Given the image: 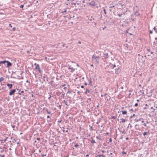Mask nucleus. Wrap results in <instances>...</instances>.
<instances>
[{
    "label": "nucleus",
    "instance_id": "1",
    "mask_svg": "<svg viewBox=\"0 0 157 157\" xmlns=\"http://www.w3.org/2000/svg\"><path fill=\"white\" fill-rule=\"evenodd\" d=\"M92 62L97 64H98L99 62L100 57L98 56L93 55L92 56Z\"/></svg>",
    "mask_w": 157,
    "mask_h": 157
},
{
    "label": "nucleus",
    "instance_id": "2",
    "mask_svg": "<svg viewBox=\"0 0 157 157\" xmlns=\"http://www.w3.org/2000/svg\"><path fill=\"white\" fill-rule=\"evenodd\" d=\"M99 55L100 57L102 58V59H106L109 57L108 53L105 52L100 53Z\"/></svg>",
    "mask_w": 157,
    "mask_h": 157
},
{
    "label": "nucleus",
    "instance_id": "3",
    "mask_svg": "<svg viewBox=\"0 0 157 157\" xmlns=\"http://www.w3.org/2000/svg\"><path fill=\"white\" fill-rule=\"evenodd\" d=\"M34 65L36 66V69L38 70L40 73H41L42 71L40 69V67L39 64H37L36 63H35Z\"/></svg>",
    "mask_w": 157,
    "mask_h": 157
},
{
    "label": "nucleus",
    "instance_id": "4",
    "mask_svg": "<svg viewBox=\"0 0 157 157\" xmlns=\"http://www.w3.org/2000/svg\"><path fill=\"white\" fill-rule=\"evenodd\" d=\"M68 69L71 70L70 72H73L75 71V68H74L73 67H71V66L68 65Z\"/></svg>",
    "mask_w": 157,
    "mask_h": 157
},
{
    "label": "nucleus",
    "instance_id": "5",
    "mask_svg": "<svg viewBox=\"0 0 157 157\" xmlns=\"http://www.w3.org/2000/svg\"><path fill=\"white\" fill-rule=\"evenodd\" d=\"M89 4L90 6H96L95 2L94 1H91L90 3H89Z\"/></svg>",
    "mask_w": 157,
    "mask_h": 157
},
{
    "label": "nucleus",
    "instance_id": "6",
    "mask_svg": "<svg viewBox=\"0 0 157 157\" xmlns=\"http://www.w3.org/2000/svg\"><path fill=\"white\" fill-rule=\"evenodd\" d=\"M115 73L117 74H118L121 71V69L118 67L117 69H115Z\"/></svg>",
    "mask_w": 157,
    "mask_h": 157
},
{
    "label": "nucleus",
    "instance_id": "7",
    "mask_svg": "<svg viewBox=\"0 0 157 157\" xmlns=\"http://www.w3.org/2000/svg\"><path fill=\"white\" fill-rule=\"evenodd\" d=\"M16 91V90L15 89H13L12 90H11L9 93V94L10 95H13L15 93V92Z\"/></svg>",
    "mask_w": 157,
    "mask_h": 157
},
{
    "label": "nucleus",
    "instance_id": "8",
    "mask_svg": "<svg viewBox=\"0 0 157 157\" xmlns=\"http://www.w3.org/2000/svg\"><path fill=\"white\" fill-rule=\"evenodd\" d=\"M6 63H7V67H9L12 65V63H11L8 61H6Z\"/></svg>",
    "mask_w": 157,
    "mask_h": 157
},
{
    "label": "nucleus",
    "instance_id": "9",
    "mask_svg": "<svg viewBox=\"0 0 157 157\" xmlns=\"http://www.w3.org/2000/svg\"><path fill=\"white\" fill-rule=\"evenodd\" d=\"M7 86H8V87H9V89H11L12 88V84H7Z\"/></svg>",
    "mask_w": 157,
    "mask_h": 157
},
{
    "label": "nucleus",
    "instance_id": "10",
    "mask_svg": "<svg viewBox=\"0 0 157 157\" xmlns=\"http://www.w3.org/2000/svg\"><path fill=\"white\" fill-rule=\"evenodd\" d=\"M115 6L114 5L113 6H110L109 7V8L110 9H109V11H110V12H111L112 10V8L113 7H114Z\"/></svg>",
    "mask_w": 157,
    "mask_h": 157
},
{
    "label": "nucleus",
    "instance_id": "11",
    "mask_svg": "<svg viewBox=\"0 0 157 157\" xmlns=\"http://www.w3.org/2000/svg\"><path fill=\"white\" fill-rule=\"evenodd\" d=\"M122 114L123 115H125L127 114V111H122Z\"/></svg>",
    "mask_w": 157,
    "mask_h": 157
},
{
    "label": "nucleus",
    "instance_id": "12",
    "mask_svg": "<svg viewBox=\"0 0 157 157\" xmlns=\"http://www.w3.org/2000/svg\"><path fill=\"white\" fill-rule=\"evenodd\" d=\"M141 120V118H139V119H135L134 120V121H135L136 122H137L139 121H140Z\"/></svg>",
    "mask_w": 157,
    "mask_h": 157
},
{
    "label": "nucleus",
    "instance_id": "13",
    "mask_svg": "<svg viewBox=\"0 0 157 157\" xmlns=\"http://www.w3.org/2000/svg\"><path fill=\"white\" fill-rule=\"evenodd\" d=\"M45 111L48 114H50L51 113V111H49L47 109H45Z\"/></svg>",
    "mask_w": 157,
    "mask_h": 157
},
{
    "label": "nucleus",
    "instance_id": "14",
    "mask_svg": "<svg viewBox=\"0 0 157 157\" xmlns=\"http://www.w3.org/2000/svg\"><path fill=\"white\" fill-rule=\"evenodd\" d=\"M31 101H33V102H36V100H35V97H34V98L32 97V99H31Z\"/></svg>",
    "mask_w": 157,
    "mask_h": 157
},
{
    "label": "nucleus",
    "instance_id": "15",
    "mask_svg": "<svg viewBox=\"0 0 157 157\" xmlns=\"http://www.w3.org/2000/svg\"><path fill=\"white\" fill-rule=\"evenodd\" d=\"M90 92V91L88 89H86V91H85L84 93L86 94H87V93H89Z\"/></svg>",
    "mask_w": 157,
    "mask_h": 157
},
{
    "label": "nucleus",
    "instance_id": "16",
    "mask_svg": "<svg viewBox=\"0 0 157 157\" xmlns=\"http://www.w3.org/2000/svg\"><path fill=\"white\" fill-rule=\"evenodd\" d=\"M148 131L147 132H145L143 133V135L144 136L145 135H147V134L148 133Z\"/></svg>",
    "mask_w": 157,
    "mask_h": 157
},
{
    "label": "nucleus",
    "instance_id": "17",
    "mask_svg": "<svg viewBox=\"0 0 157 157\" xmlns=\"http://www.w3.org/2000/svg\"><path fill=\"white\" fill-rule=\"evenodd\" d=\"M6 63V61H5V60H4V61H0V64H1V63L4 64V63Z\"/></svg>",
    "mask_w": 157,
    "mask_h": 157
},
{
    "label": "nucleus",
    "instance_id": "18",
    "mask_svg": "<svg viewBox=\"0 0 157 157\" xmlns=\"http://www.w3.org/2000/svg\"><path fill=\"white\" fill-rule=\"evenodd\" d=\"M4 80V78L2 77H1L0 78V82H1Z\"/></svg>",
    "mask_w": 157,
    "mask_h": 157
},
{
    "label": "nucleus",
    "instance_id": "19",
    "mask_svg": "<svg viewBox=\"0 0 157 157\" xmlns=\"http://www.w3.org/2000/svg\"><path fill=\"white\" fill-rule=\"evenodd\" d=\"M121 122L122 123H124L126 121L123 118L121 119Z\"/></svg>",
    "mask_w": 157,
    "mask_h": 157
},
{
    "label": "nucleus",
    "instance_id": "20",
    "mask_svg": "<svg viewBox=\"0 0 157 157\" xmlns=\"http://www.w3.org/2000/svg\"><path fill=\"white\" fill-rule=\"evenodd\" d=\"M61 94V93L60 92H57L56 93V94L57 95V96H60V95Z\"/></svg>",
    "mask_w": 157,
    "mask_h": 157
},
{
    "label": "nucleus",
    "instance_id": "21",
    "mask_svg": "<svg viewBox=\"0 0 157 157\" xmlns=\"http://www.w3.org/2000/svg\"><path fill=\"white\" fill-rule=\"evenodd\" d=\"M63 103H64L66 105H67V106H68V105H67V102L65 100L63 101Z\"/></svg>",
    "mask_w": 157,
    "mask_h": 157
},
{
    "label": "nucleus",
    "instance_id": "22",
    "mask_svg": "<svg viewBox=\"0 0 157 157\" xmlns=\"http://www.w3.org/2000/svg\"><path fill=\"white\" fill-rule=\"evenodd\" d=\"M78 145L77 144H75V146L76 147V148H78Z\"/></svg>",
    "mask_w": 157,
    "mask_h": 157
},
{
    "label": "nucleus",
    "instance_id": "23",
    "mask_svg": "<svg viewBox=\"0 0 157 157\" xmlns=\"http://www.w3.org/2000/svg\"><path fill=\"white\" fill-rule=\"evenodd\" d=\"M129 111L130 112V113H132L133 111V110L132 109H129Z\"/></svg>",
    "mask_w": 157,
    "mask_h": 157
},
{
    "label": "nucleus",
    "instance_id": "24",
    "mask_svg": "<svg viewBox=\"0 0 157 157\" xmlns=\"http://www.w3.org/2000/svg\"><path fill=\"white\" fill-rule=\"evenodd\" d=\"M16 140L15 139H13L12 140V142L13 143L16 142Z\"/></svg>",
    "mask_w": 157,
    "mask_h": 157
},
{
    "label": "nucleus",
    "instance_id": "25",
    "mask_svg": "<svg viewBox=\"0 0 157 157\" xmlns=\"http://www.w3.org/2000/svg\"><path fill=\"white\" fill-rule=\"evenodd\" d=\"M98 157H101V156H102L103 157H104V156L103 155H97Z\"/></svg>",
    "mask_w": 157,
    "mask_h": 157
},
{
    "label": "nucleus",
    "instance_id": "26",
    "mask_svg": "<svg viewBox=\"0 0 157 157\" xmlns=\"http://www.w3.org/2000/svg\"><path fill=\"white\" fill-rule=\"evenodd\" d=\"M103 10V11L104 12V13L105 14H106V13H107V12H106V11L105 10V9H104Z\"/></svg>",
    "mask_w": 157,
    "mask_h": 157
},
{
    "label": "nucleus",
    "instance_id": "27",
    "mask_svg": "<svg viewBox=\"0 0 157 157\" xmlns=\"http://www.w3.org/2000/svg\"><path fill=\"white\" fill-rule=\"evenodd\" d=\"M95 140H92L91 141V143L93 144V143H95Z\"/></svg>",
    "mask_w": 157,
    "mask_h": 157
},
{
    "label": "nucleus",
    "instance_id": "28",
    "mask_svg": "<svg viewBox=\"0 0 157 157\" xmlns=\"http://www.w3.org/2000/svg\"><path fill=\"white\" fill-rule=\"evenodd\" d=\"M111 119H115V116H112L111 118Z\"/></svg>",
    "mask_w": 157,
    "mask_h": 157
},
{
    "label": "nucleus",
    "instance_id": "29",
    "mask_svg": "<svg viewBox=\"0 0 157 157\" xmlns=\"http://www.w3.org/2000/svg\"><path fill=\"white\" fill-rule=\"evenodd\" d=\"M23 7H24V5H21L20 6V7L21 8H22Z\"/></svg>",
    "mask_w": 157,
    "mask_h": 157
},
{
    "label": "nucleus",
    "instance_id": "30",
    "mask_svg": "<svg viewBox=\"0 0 157 157\" xmlns=\"http://www.w3.org/2000/svg\"><path fill=\"white\" fill-rule=\"evenodd\" d=\"M135 114H133V115H132V116H130V118H132L133 117L135 116Z\"/></svg>",
    "mask_w": 157,
    "mask_h": 157
},
{
    "label": "nucleus",
    "instance_id": "31",
    "mask_svg": "<svg viewBox=\"0 0 157 157\" xmlns=\"http://www.w3.org/2000/svg\"><path fill=\"white\" fill-rule=\"evenodd\" d=\"M122 154H126V152L124 151H123L122 152Z\"/></svg>",
    "mask_w": 157,
    "mask_h": 157
},
{
    "label": "nucleus",
    "instance_id": "32",
    "mask_svg": "<svg viewBox=\"0 0 157 157\" xmlns=\"http://www.w3.org/2000/svg\"><path fill=\"white\" fill-rule=\"evenodd\" d=\"M24 92V91H23V90H22V91H21V93H19V94H21V93H23Z\"/></svg>",
    "mask_w": 157,
    "mask_h": 157
},
{
    "label": "nucleus",
    "instance_id": "33",
    "mask_svg": "<svg viewBox=\"0 0 157 157\" xmlns=\"http://www.w3.org/2000/svg\"><path fill=\"white\" fill-rule=\"evenodd\" d=\"M94 20V18H91V19H89V20L90 21H92V20Z\"/></svg>",
    "mask_w": 157,
    "mask_h": 157
},
{
    "label": "nucleus",
    "instance_id": "34",
    "mask_svg": "<svg viewBox=\"0 0 157 157\" xmlns=\"http://www.w3.org/2000/svg\"><path fill=\"white\" fill-rule=\"evenodd\" d=\"M138 105V103H136L135 104V106H137Z\"/></svg>",
    "mask_w": 157,
    "mask_h": 157
},
{
    "label": "nucleus",
    "instance_id": "35",
    "mask_svg": "<svg viewBox=\"0 0 157 157\" xmlns=\"http://www.w3.org/2000/svg\"><path fill=\"white\" fill-rule=\"evenodd\" d=\"M15 30V27H13V28L12 30H13V31H14Z\"/></svg>",
    "mask_w": 157,
    "mask_h": 157
},
{
    "label": "nucleus",
    "instance_id": "36",
    "mask_svg": "<svg viewBox=\"0 0 157 157\" xmlns=\"http://www.w3.org/2000/svg\"><path fill=\"white\" fill-rule=\"evenodd\" d=\"M46 156V155H44L43 154H41L42 157H43V156Z\"/></svg>",
    "mask_w": 157,
    "mask_h": 157
},
{
    "label": "nucleus",
    "instance_id": "37",
    "mask_svg": "<svg viewBox=\"0 0 157 157\" xmlns=\"http://www.w3.org/2000/svg\"><path fill=\"white\" fill-rule=\"evenodd\" d=\"M118 16L119 17H121V15H122V14H118Z\"/></svg>",
    "mask_w": 157,
    "mask_h": 157
},
{
    "label": "nucleus",
    "instance_id": "38",
    "mask_svg": "<svg viewBox=\"0 0 157 157\" xmlns=\"http://www.w3.org/2000/svg\"><path fill=\"white\" fill-rule=\"evenodd\" d=\"M109 141L110 142H111L112 141V139L111 138H110L109 139Z\"/></svg>",
    "mask_w": 157,
    "mask_h": 157
},
{
    "label": "nucleus",
    "instance_id": "39",
    "mask_svg": "<svg viewBox=\"0 0 157 157\" xmlns=\"http://www.w3.org/2000/svg\"><path fill=\"white\" fill-rule=\"evenodd\" d=\"M154 29L155 30V31L156 32H157V31H156V28L155 27H154V29Z\"/></svg>",
    "mask_w": 157,
    "mask_h": 157
},
{
    "label": "nucleus",
    "instance_id": "40",
    "mask_svg": "<svg viewBox=\"0 0 157 157\" xmlns=\"http://www.w3.org/2000/svg\"><path fill=\"white\" fill-rule=\"evenodd\" d=\"M35 152V150H34L33 149V150L32 151V153H33L34 152Z\"/></svg>",
    "mask_w": 157,
    "mask_h": 157
},
{
    "label": "nucleus",
    "instance_id": "41",
    "mask_svg": "<svg viewBox=\"0 0 157 157\" xmlns=\"http://www.w3.org/2000/svg\"><path fill=\"white\" fill-rule=\"evenodd\" d=\"M137 126H138V125H137V124H136L135 126V127L136 128V129H137L136 128V127Z\"/></svg>",
    "mask_w": 157,
    "mask_h": 157
},
{
    "label": "nucleus",
    "instance_id": "42",
    "mask_svg": "<svg viewBox=\"0 0 157 157\" xmlns=\"http://www.w3.org/2000/svg\"><path fill=\"white\" fill-rule=\"evenodd\" d=\"M0 156H1V157H5V156L4 155H0Z\"/></svg>",
    "mask_w": 157,
    "mask_h": 157
},
{
    "label": "nucleus",
    "instance_id": "43",
    "mask_svg": "<svg viewBox=\"0 0 157 157\" xmlns=\"http://www.w3.org/2000/svg\"><path fill=\"white\" fill-rule=\"evenodd\" d=\"M9 27H12V26L11 25V24H9Z\"/></svg>",
    "mask_w": 157,
    "mask_h": 157
},
{
    "label": "nucleus",
    "instance_id": "44",
    "mask_svg": "<svg viewBox=\"0 0 157 157\" xmlns=\"http://www.w3.org/2000/svg\"><path fill=\"white\" fill-rule=\"evenodd\" d=\"M122 133L123 134L124 133H125V131L124 130L122 132Z\"/></svg>",
    "mask_w": 157,
    "mask_h": 157
},
{
    "label": "nucleus",
    "instance_id": "45",
    "mask_svg": "<svg viewBox=\"0 0 157 157\" xmlns=\"http://www.w3.org/2000/svg\"><path fill=\"white\" fill-rule=\"evenodd\" d=\"M116 67V65L115 64H114L113 65V68H114L115 67Z\"/></svg>",
    "mask_w": 157,
    "mask_h": 157
},
{
    "label": "nucleus",
    "instance_id": "46",
    "mask_svg": "<svg viewBox=\"0 0 157 157\" xmlns=\"http://www.w3.org/2000/svg\"><path fill=\"white\" fill-rule=\"evenodd\" d=\"M66 11L67 10H65L64 11L62 12V13H64V12H66Z\"/></svg>",
    "mask_w": 157,
    "mask_h": 157
},
{
    "label": "nucleus",
    "instance_id": "47",
    "mask_svg": "<svg viewBox=\"0 0 157 157\" xmlns=\"http://www.w3.org/2000/svg\"><path fill=\"white\" fill-rule=\"evenodd\" d=\"M143 125H144V126L145 127L147 125H146V123H144V124H143Z\"/></svg>",
    "mask_w": 157,
    "mask_h": 157
},
{
    "label": "nucleus",
    "instance_id": "48",
    "mask_svg": "<svg viewBox=\"0 0 157 157\" xmlns=\"http://www.w3.org/2000/svg\"><path fill=\"white\" fill-rule=\"evenodd\" d=\"M15 125H12V128H14L15 127Z\"/></svg>",
    "mask_w": 157,
    "mask_h": 157
},
{
    "label": "nucleus",
    "instance_id": "49",
    "mask_svg": "<svg viewBox=\"0 0 157 157\" xmlns=\"http://www.w3.org/2000/svg\"><path fill=\"white\" fill-rule=\"evenodd\" d=\"M70 93H71V92L70 91H68L67 92V94H70Z\"/></svg>",
    "mask_w": 157,
    "mask_h": 157
},
{
    "label": "nucleus",
    "instance_id": "50",
    "mask_svg": "<svg viewBox=\"0 0 157 157\" xmlns=\"http://www.w3.org/2000/svg\"><path fill=\"white\" fill-rule=\"evenodd\" d=\"M124 109V107H121V109Z\"/></svg>",
    "mask_w": 157,
    "mask_h": 157
},
{
    "label": "nucleus",
    "instance_id": "51",
    "mask_svg": "<svg viewBox=\"0 0 157 157\" xmlns=\"http://www.w3.org/2000/svg\"><path fill=\"white\" fill-rule=\"evenodd\" d=\"M65 44H63V45H62L63 47H65Z\"/></svg>",
    "mask_w": 157,
    "mask_h": 157
},
{
    "label": "nucleus",
    "instance_id": "52",
    "mask_svg": "<svg viewBox=\"0 0 157 157\" xmlns=\"http://www.w3.org/2000/svg\"><path fill=\"white\" fill-rule=\"evenodd\" d=\"M78 43L79 44H81V42L80 41H79L78 42Z\"/></svg>",
    "mask_w": 157,
    "mask_h": 157
},
{
    "label": "nucleus",
    "instance_id": "53",
    "mask_svg": "<svg viewBox=\"0 0 157 157\" xmlns=\"http://www.w3.org/2000/svg\"><path fill=\"white\" fill-rule=\"evenodd\" d=\"M89 156V154H87L86 155V157H88Z\"/></svg>",
    "mask_w": 157,
    "mask_h": 157
},
{
    "label": "nucleus",
    "instance_id": "54",
    "mask_svg": "<svg viewBox=\"0 0 157 157\" xmlns=\"http://www.w3.org/2000/svg\"><path fill=\"white\" fill-rule=\"evenodd\" d=\"M130 107V106H125V108H127V107L129 108V107Z\"/></svg>",
    "mask_w": 157,
    "mask_h": 157
},
{
    "label": "nucleus",
    "instance_id": "55",
    "mask_svg": "<svg viewBox=\"0 0 157 157\" xmlns=\"http://www.w3.org/2000/svg\"><path fill=\"white\" fill-rule=\"evenodd\" d=\"M61 121H62V120H60V121H58V122H61Z\"/></svg>",
    "mask_w": 157,
    "mask_h": 157
},
{
    "label": "nucleus",
    "instance_id": "56",
    "mask_svg": "<svg viewBox=\"0 0 157 157\" xmlns=\"http://www.w3.org/2000/svg\"><path fill=\"white\" fill-rule=\"evenodd\" d=\"M50 117V116L48 115L47 116V118H49Z\"/></svg>",
    "mask_w": 157,
    "mask_h": 157
},
{
    "label": "nucleus",
    "instance_id": "57",
    "mask_svg": "<svg viewBox=\"0 0 157 157\" xmlns=\"http://www.w3.org/2000/svg\"><path fill=\"white\" fill-rule=\"evenodd\" d=\"M81 87L82 88H83L84 87V86H82V85L81 86Z\"/></svg>",
    "mask_w": 157,
    "mask_h": 157
},
{
    "label": "nucleus",
    "instance_id": "58",
    "mask_svg": "<svg viewBox=\"0 0 157 157\" xmlns=\"http://www.w3.org/2000/svg\"><path fill=\"white\" fill-rule=\"evenodd\" d=\"M31 96H32V98H34V97H33V94H31Z\"/></svg>",
    "mask_w": 157,
    "mask_h": 157
},
{
    "label": "nucleus",
    "instance_id": "59",
    "mask_svg": "<svg viewBox=\"0 0 157 157\" xmlns=\"http://www.w3.org/2000/svg\"><path fill=\"white\" fill-rule=\"evenodd\" d=\"M126 140H128V137H126Z\"/></svg>",
    "mask_w": 157,
    "mask_h": 157
},
{
    "label": "nucleus",
    "instance_id": "60",
    "mask_svg": "<svg viewBox=\"0 0 157 157\" xmlns=\"http://www.w3.org/2000/svg\"><path fill=\"white\" fill-rule=\"evenodd\" d=\"M104 96V95H103L102 94H101V97H103Z\"/></svg>",
    "mask_w": 157,
    "mask_h": 157
},
{
    "label": "nucleus",
    "instance_id": "61",
    "mask_svg": "<svg viewBox=\"0 0 157 157\" xmlns=\"http://www.w3.org/2000/svg\"><path fill=\"white\" fill-rule=\"evenodd\" d=\"M59 108H61V105H59Z\"/></svg>",
    "mask_w": 157,
    "mask_h": 157
},
{
    "label": "nucleus",
    "instance_id": "62",
    "mask_svg": "<svg viewBox=\"0 0 157 157\" xmlns=\"http://www.w3.org/2000/svg\"><path fill=\"white\" fill-rule=\"evenodd\" d=\"M91 82H92L91 81H90V82L89 83V84H91Z\"/></svg>",
    "mask_w": 157,
    "mask_h": 157
},
{
    "label": "nucleus",
    "instance_id": "63",
    "mask_svg": "<svg viewBox=\"0 0 157 157\" xmlns=\"http://www.w3.org/2000/svg\"><path fill=\"white\" fill-rule=\"evenodd\" d=\"M90 66H91V67H93V64H91V65H90Z\"/></svg>",
    "mask_w": 157,
    "mask_h": 157
},
{
    "label": "nucleus",
    "instance_id": "64",
    "mask_svg": "<svg viewBox=\"0 0 157 157\" xmlns=\"http://www.w3.org/2000/svg\"><path fill=\"white\" fill-rule=\"evenodd\" d=\"M37 139L38 140H39L40 139V138H37Z\"/></svg>",
    "mask_w": 157,
    "mask_h": 157
}]
</instances>
